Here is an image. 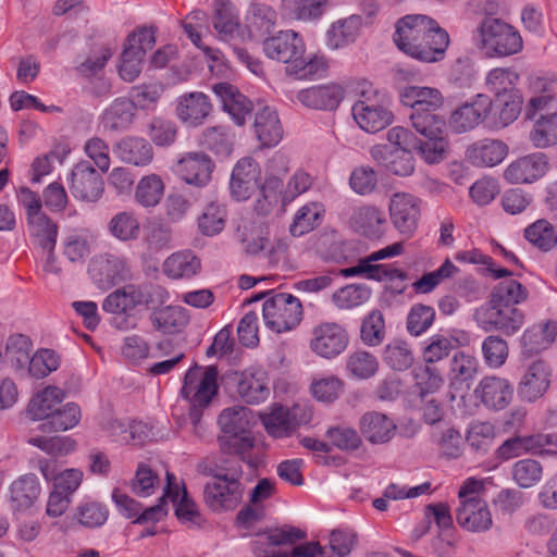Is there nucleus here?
Masks as SVG:
<instances>
[{
  "instance_id": "nucleus-1",
  "label": "nucleus",
  "mask_w": 557,
  "mask_h": 557,
  "mask_svg": "<svg viewBox=\"0 0 557 557\" xmlns=\"http://www.w3.org/2000/svg\"><path fill=\"white\" fill-rule=\"evenodd\" d=\"M262 50L267 58L285 63L286 73L297 79L322 77L329 66L323 55L305 58V40L293 29L278 30L275 35L265 38Z\"/></svg>"
},
{
  "instance_id": "nucleus-50",
  "label": "nucleus",
  "mask_w": 557,
  "mask_h": 557,
  "mask_svg": "<svg viewBox=\"0 0 557 557\" xmlns=\"http://www.w3.org/2000/svg\"><path fill=\"white\" fill-rule=\"evenodd\" d=\"M207 24V15L201 10L190 12L185 20L182 22L184 33L190 39V41L199 49H201L206 55L213 61L220 60L221 52L218 49H212L208 46L202 45L200 29Z\"/></svg>"
},
{
  "instance_id": "nucleus-51",
  "label": "nucleus",
  "mask_w": 557,
  "mask_h": 557,
  "mask_svg": "<svg viewBox=\"0 0 557 557\" xmlns=\"http://www.w3.org/2000/svg\"><path fill=\"white\" fill-rule=\"evenodd\" d=\"M524 237L530 244L543 251H548L557 245V231L545 219H540L525 227Z\"/></svg>"
},
{
  "instance_id": "nucleus-40",
  "label": "nucleus",
  "mask_w": 557,
  "mask_h": 557,
  "mask_svg": "<svg viewBox=\"0 0 557 557\" xmlns=\"http://www.w3.org/2000/svg\"><path fill=\"white\" fill-rule=\"evenodd\" d=\"M220 445L226 455H232L240 462L247 463L250 468H256L259 458L255 453V441L250 434L245 433L235 436L220 438Z\"/></svg>"
},
{
  "instance_id": "nucleus-7",
  "label": "nucleus",
  "mask_w": 557,
  "mask_h": 557,
  "mask_svg": "<svg viewBox=\"0 0 557 557\" xmlns=\"http://www.w3.org/2000/svg\"><path fill=\"white\" fill-rule=\"evenodd\" d=\"M497 81H499L502 88H490V91L495 92L494 99L490 100V115H493V127L503 128L518 117L522 100L517 91L511 88L508 72L502 69L490 71V85H496Z\"/></svg>"
},
{
  "instance_id": "nucleus-36",
  "label": "nucleus",
  "mask_w": 557,
  "mask_h": 557,
  "mask_svg": "<svg viewBox=\"0 0 557 557\" xmlns=\"http://www.w3.org/2000/svg\"><path fill=\"white\" fill-rule=\"evenodd\" d=\"M198 471L212 478L234 479L240 481L243 469L240 461L222 451L220 456H210L198 463Z\"/></svg>"
},
{
  "instance_id": "nucleus-37",
  "label": "nucleus",
  "mask_w": 557,
  "mask_h": 557,
  "mask_svg": "<svg viewBox=\"0 0 557 557\" xmlns=\"http://www.w3.org/2000/svg\"><path fill=\"white\" fill-rule=\"evenodd\" d=\"M153 327L163 334L180 333L189 322L187 310L181 306H166L150 314Z\"/></svg>"
},
{
  "instance_id": "nucleus-33",
  "label": "nucleus",
  "mask_w": 557,
  "mask_h": 557,
  "mask_svg": "<svg viewBox=\"0 0 557 557\" xmlns=\"http://www.w3.org/2000/svg\"><path fill=\"white\" fill-rule=\"evenodd\" d=\"M135 114L134 101L127 98H117L103 111L100 122L106 131L123 132L131 126Z\"/></svg>"
},
{
  "instance_id": "nucleus-64",
  "label": "nucleus",
  "mask_w": 557,
  "mask_h": 557,
  "mask_svg": "<svg viewBox=\"0 0 557 557\" xmlns=\"http://www.w3.org/2000/svg\"><path fill=\"white\" fill-rule=\"evenodd\" d=\"M346 367L352 376L369 379L376 373L379 362L370 352L358 350L349 355Z\"/></svg>"
},
{
  "instance_id": "nucleus-41",
  "label": "nucleus",
  "mask_w": 557,
  "mask_h": 557,
  "mask_svg": "<svg viewBox=\"0 0 557 557\" xmlns=\"http://www.w3.org/2000/svg\"><path fill=\"white\" fill-rule=\"evenodd\" d=\"M11 500L17 510H25L33 506L40 494V484L33 473L25 474L15 480L11 487Z\"/></svg>"
},
{
  "instance_id": "nucleus-52",
  "label": "nucleus",
  "mask_w": 557,
  "mask_h": 557,
  "mask_svg": "<svg viewBox=\"0 0 557 557\" xmlns=\"http://www.w3.org/2000/svg\"><path fill=\"white\" fill-rule=\"evenodd\" d=\"M164 193V184L161 177L157 174H149L143 176L135 190L136 201L145 207H156L162 199Z\"/></svg>"
},
{
  "instance_id": "nucleus-29",
  "label": "nucleus",
  "mask_w": 557,
  "mask_h": 557,
  "mask_svg": "<svg viewBox=\"0 0 557 557\" xmlns=\"http://www.w3.org/2000/svg\"><path fill=\"white\" fill-rule=\"evenodd\" d=\"M371 156L395 175L408 176L413 173L414 160L412 153L406 149H392L387 145H379L371 149Z\"/></svg>"
},
{
  "instance_id": "nucleus-35",
  "label": "nucleus",
  "mask_w": 557,
  "mask_h": 557,
  "mask_svg": "<svg viewBox=\"0 0 557 557\" xmlns=\"http://www.w3.org/2000/svg\"><path fill=\"white\" fill-rule=\"evenodd\" d=\"M355 230L369 238L383 235L386 225L384 212L374 206H363L356 209L350 218Z\"/></svg>"
},
{
  "instance_id": "nucleus-57",
  "label": "nucleus",
  "mask_w": 557,
  "mask_h": 557,
  "mask_svg": "<svg viewBox=\"0 0 557 557\" xmlns=\"http://www.w3.org/2000/svg\"><path fill=\"white\" fill-rule=\"evenodd\" d=\"M486 109L478 108L476 104L466 103L453 112L449 120V127L455 133H465L474 128L481 121Z\"/></svg>"
},
{
  "instance_id": "nucleus-31",
  "label": "nucleus",
  "mask_w": 557,
  "mask_h": 557,
  "mask_svg": "<svg viewBox=\"0 0 557 557\" xmlns=\"http://www.w3.org/2000/svg\"><path fill=\"white\" fill-rule=\"evenodd\" d=\"M400 101L411 112L436 111L443 104V96L433 87L407 86L400 92Z\"/></svg>"
},
{
  "instance_id": "nucleus-63",
  "label": "nucleus",
  "mask_w": 557,
  "mask_h": 557,
  "mask_svg": "<svg viewBox=\"0 0 557 557\" xmlns=\"http://www.w3.org/2000/svg\"><path fill=\"white\" fill-rule=\"evenodd\" d=\"M557 337V322H547L541 330H529L522 336V344L530 352H537Z\"/></svg>"
},
{
  "instance_id": "nucleus-61",
  "label": "nucleus",
  "mask_w": 557,
  "mask_h": 557,
  "mask_svg": "<svg viewBox=\"0 0 557 557\" xmlns=\"http://www.w3.org/2000/svg\"><path fill=\"white\" fill-rule=\"evenodd\" d=\"M147 135L158 147H169L176 140L177 126L173 121L153 117L147 125Z\"/></svg>"
},
{
  "instance_id": "nucleus-5",
  "label": "nucleus",
  "mask_w": 557,
  "mask_h": 557,
  "mask_svg": "<svg viewBox=\"0 0 557 557\" xmlns=\"http://www.w3.org/2000/svg\"><path fill=\"white\" fill-rule=\"evenodd\" d=\"M459 506L456 509L458 524L470 532L487 529V500L485 480L468 478L458 492Z\"/></svg>"
},
{
  "instance_id": "nucleus-19",
  "label": "nucleus",
  "mask_w": 557,
  "mask_h": 557,
  "mask_svg": "<svg viewBox=\"0 0 557 557\" xmlns=\"http://www.w3.org/2000/svg\"><path fill=\"white\" fill-rule=\"evenodd\" d=\"M211 110L209 97L200 91L185 92L176 99V116L188 127L203 124Z\"/></svg>"
},
{
  "instance_id": "nucleus-30",
  "label": "nucleus",
  "mask_w": 557,
  "mask_h": 557,
  "mask_svg": "<svg viewBox=\"0 0 557 557\" xmlns=\"http://www.w3.org/2000/svg\"><path fill=\"white\" fill-rule=\"evenodd\" d=\"M253 129L262 147H275L283 138V126L276 110L264 106L256 112Z\"/></svg>"
},
{
  "instance_id": "nucleus-56",
  "label": "nucleus",
  "mask_w": 557,
  "mask_h": 557,
  "mask_svg": "<svg viewBox=\"0 0 557 557\" xmlns=\"http://www.w3.org/2000/svg\"><path fill=\"white\" fill-rule=\"evenodd\" d=\"M226 209L219 202H210L198 218L199 231L206 236H214L225 226Z\"/></svg>"
},
{
  "instance_id": "nucleus-6",
  "label": "nucleus",
  "mask_w": 557,
  "mask_h": 557,
  "mask_svg": "<svg viewBox=\"0 0 557 557\" xmlns=\"http://www.w3.org/2000/svg\"><path fill=\"white\" fill-rule=\"evenodd\" d=\"M525 116L532 120L530 140L536 148H547L557 144V101L548 94L530 99Z\"/></svg>"
},
{
  "instance_id": "nucleus-9",
  "label": "nucleus",
  "mask_w": 557,
  "mask_h": 557,
  "mask_svg": "<svg viewBox=\"0 0 557 557\" xmlns=\"http://www.w3.org/2000/svg\"><path fill=\"white\" fill-rule=\"evenodd\" d=\"M306 537V532L294 527H284L270 532L267 535L268 548L261 550L259 542L256 546V554L258 557H315L325 554V549L319 543L308 542L300 544L293 548L290 554L277 552L274 547L285 544H293Z\"/></svg>"
},
{
  "instance_id": "nucleus-10",
  "label": "nucleus",
  "mask_w": 557,
  "mask_h": 557,
  "mask_svg": "<svg viewBox=\"0 0 557 557\" xmlns=\"http://www.w3.org/2000/svg\"><path fill=\"white\" fill-rule=\"evenodd\" d=\"M153 293L160 298L166 294L161 287L128 284L109 294L102 302V309L108 313L123 314L137 306L149 305Z\"/></svg>"
},
{
  "instance_id": "nucleus-44",
  "label": "nucleus",
  "mask_w": 557,
  "mask_h": 557,
  "mask_svg": "<svg viewBox=\"0 0 557 557\" xmlns=\"http://www.w3.org/2000/svg\"><path fill=\"white\" fill-rule=\"evenodd\" d=\"M63 398L62 389L48 386L32 398L27 412L33 420L46 421L55 407L62 403Z\"/></svg>"
},
{
  "instance_id": "nucleus-21",
  "label": "nucleus",
  "mask_w": 557,
  "mask_h": 557,
  "mask_svg": "<svg viewBox=\"0 0 557 557\" xmlns=\"http://www.w3.org/2000/svg\"><path fill=\"white\" fill-rule=\"evenodd\" d=\"M214 164L203 152H188L177 162V172L189 185L206 186L210 180Z\"/></svg>"
},
{
  "instance_id": "nucleus-28",
  "label": "nucleus",
  "mask_w": 557,
  "mask_h": 557,
  "mask_svg": "<svg viewBox=\"0 0 557 557\" xmlns=\"http://www.w3.org/2000/svg\"><path fill=\"white\" fill-rule=\"evenodd\" d=\"M212 25L222 41H231L242 35L239 15L230 0H215Z\"/></svg>"
},
{
  "instance_id": "nucleus-55",
  "label": "nucleus",
  "mask_w": 557,
  "mask_h": 557,
  "mask_svg": "<svg viewBox=\"0 0 557 557\" xmlns=\"http://www.w3.org/2000/svg\"><path fill=\"white\" fill-rule=\"evenodd\" d=\"M371 289L363 284H348L332 295V301L338 309H352L367 302Z\"/></svg>"
},
{
  "instance_id": "nucleus-26",
  "label": "nucleus",
  "mask_w": 557,
  "mask_h": 557,
  "mask_svg": "<svg viewBox=\"0 0 557 557\" xmlns=\"http://www.w3.org/2000/svg\"><path fill=\"white\" fill-rule=\"evenodd\" d=\"M344 98V89L337 84L318 85L298 91L297 99L304 106L317 110H334Z\"/></svg>"
},
{
  "instance_id": "nucleus-12",
  "label": "nucleus",
  "mask_w": 557,
  "mask_h": 557,
  "mask_svg": "<svg viewBox=\"0 0 557 557\" xmlns=\"http://www.w3.org/2000/svg\"><path fill=\"white\" fill-rule=\"evenodd\" d=\"M69 189L75 199L94 203L103 195L104 181L88 161H81L71 171Z\"/></svg>"
},
{
  "instance_id": "nucleus-27",
  "label": "nucleus",
  "mask_w": 557,
  "mask_h": 557,
  "mask_svg": "<svg viewBox=\"0 0 557 557\" xmlns=\"http://www.w3.org/2000/svg\"><path fill=\"white\" fill-rule=\"evenodd\" d=\"M490 49L499 57L511 55L522 49V38L511 25L498 18L490 20Z\"/></svg>"
},
{
  "instance_id": "nucleus-4",
  "label": "nucleus",
  "mask_w": 557,
  "mask_h": 557,
  "mask_svg": "<svg viewBox=\"0 0 557 557\" xmlns=\"http://www.w3.org/2000/svg\"><path fill=\"white\" fill-rule=\"evenodd\" d=\"M360 99L357 100L351 113L357 125L367 133H377L394 120L391 101L385 94L372 88L371 83L362 81L359 84Z\"/></svg>"
},
{
  "instance_id": "nucleus-53",
  "label": "nucleus",
  "mask_w": 557,
  "mask_h": 557,
  "mask_svg": "<svg viewBox=\"0 0 557 557\" xmlns=\"http://www.w3.org/2000/svg\"><path fill=\"white\" fill-rule=\"evenodd\" d=\"M326 4V0H283V9L288 15L304 22L319 20Z\"/></svg>"
},
{
  "instance_id": "nucleus-59",
  "label": "nucleus",
  "mask_w": 557,
  "mask_h": 557,
  "mask_svg": "<svg viewBox=\"0 0 557 557\" xmlns=\"http://www.w3.org/2000/svg\"><path fill=\"white\" fill-rule=\"evenodd\" d=\"M202 144L215 154L226 157L232 152L233 134L225 126L209 127L203 132Z\"/></svg>"
},
{
  "instance_id": "nucleus-34",
  "label": "nucleus",
  "mask_w": 557,
  "mask_h": 557,
  "mask_svg": "<svg viewBox=\"0 0 557 557\" xmlns=\"http://www.w3.org/2000/svg\"><path fill=\"white\" fill-rule=\"evenodd\" d=\"M166 486L164 496H166L175 505V515L183 523L199 525L201 523V515L197 505L188 497L184 488L180 497L178 487L175 484V476L166 472Z\"/></svg>"
},
{
  "instance_id": "nucleus-11",
  "label": "nucleus",
  "mask_w": 557,
  "mask_h": 557,
  "mask_svg": "<svg viewBox=\"0 0 557 557\" xmlns=\"http://www.w3.org/2000/svg\"><path fill=\"white\" fill-rule=\"evenodd\" d=\"M88 273L99 289L107 290L128 278L129 265L123 256L101 253L90 260Z\"/></svg>"
},
{
  "instance_id": "nucleus-38",
  "label": "nucleus",
  "mask_w": 557,
  "mask_h": 557,
  "mask_svg": "<svg viewBox=\"0 0 557 557\" xmlns=\"http://www.w3.org/2000/svg\"><path fill=\"white\" fill-rule=\"evenodd\" d=\"M200 260L190 250L172 253L163 262V273L173 280L190 278L200 271Z\"/></svg>"
},
{
  "instance_id": "nucleus-25",
  "label": "nucleus",
  "mask_w": 557,
  "mask_h": 557,
  "mask_svg": "<svg viewBox=\"0 0 557 557\" xmlns=\"http://www.w3.org/2000/svg\"><path fill=\"white\" fill-rule=\"evenodd\" d=\"M214 94L221 99L223 110L230 114L238 126L245 124L252 111L251 101L228 83L213 86Z\"/></svg>"
},
{
  "instance_id": "nucleus-42",
  "label": "nucleus",
  "mask_w": 557,
  "mask_h": 557,
  "mask_svg": "<svg viewBox=\"0 0 557 557\" xmlns=\"http://www.w3.org/2000/svg\"><path fill=\"white\" fill-rule=\"evenodd\" d=\"M27 230L41 249H54L58 238V225L45 213L27 219Z\"/></svg>"
},
{
  "instance_id": "nucleus-8",
  "label": "nucleus",
  "mask_w": 557,
  "mask_h": 557,
  "mask_svg": "<svg viewBox=\"0 0 557 557\" xmlns=\"http://www.w3.org/2000/svg\"><path fill=\"white\" fill-rule=\"evenodd\" d=\"M262 317L265 326L280 334L293 330L300 323L302 306L292 294L280 293L264 301Z\"/></svg>"
},
{
  "instance_id": "nucleus-49",
  "label": "nucleus",
  "mask_w": 557,
  "mask_h": 557,
  "mask_svg": "<svg viewBox=\"0 0 557 557\" xmlns=\"http://www.w3.org/2000/svg\"><path fill=\"white\" fill-rule=\"evenodd\" d=\"M276 21V11L268 3L256 1L250 4L247 22L251 32L268 34L274 28Z\"/></svg>"
},
{
  "instance_id": "nucleus-2",
  "label": "nucleus",
  "mask_w": 557,
  "mask_h": 557,
  "mask_svg": "<svg viewBox=\"0 0 557 557\" xmlns=\"http://www.w3.org/2000/svg\"><path fill=\"white\" fill-rule=\"evenodd\" d=\"M436 21L422 14L407 15L400 18L396 24L394 42L399 50L422 62L433 63L444 59L445 52L449 46V35L447 32H440L435 37V44L441 48L434 50H420L419 46L423 42L425 35L432 27H435Z\"/></svg>"
},
{
  "instance_id": "nucleus-15",
  "label": "nucleus",
  "mask_w": 557,
  "mask_h": 557,
  "mask_svg": "<svg viewBox=\"0 0 557 557\" xmlns=\"http://www.w3.org/2000/svg\"><path fill=\"white\" fill-rule=\"evenodd\" d=\"M348 342V333L341 324L323 322L312 330L310 348L319 357L333 359L347 348Z\"/></svg>"
},
{
  "instance_id": "nucleus-47",
  "label": "nucleus",
  "mask_w": 557,
  "mask_h": 557,
  "mask_svg": "<svg viewBox=\"0 0 557 557\" xmlns=\"http://www.w3.org/2000/svg\"><path fill=\"white\" fill-rule=\"evenodd\" d=\"M490 305H517L528 297V290L513 277L492 284Z\"/></svg>"
},
{
  "instance_id": "nucleus-45",
  "label": "nucleus",
  "mask_w": 557,
  "mask_h": 557,
  "mask_svg": "<svg viewBox=\"0 0 557 557\" xmlns=\"http://www.w3.org/2000/svg\"><path fill=\"white\" fill-rule=\"evenodd\" d=\"M523 322V314L512 305H490V326L510 335Z\"/></svg>"
},
{
  "instance_id": "nucleus-24",
  "label": "nucleus",
  "mask_w": 557,
  "mask_h": 557,
  "mask_svg": "<svg viewBox=\"0 0 557 557\" xmlns=\"http://www.w3.org/2000/svg\"><path fill=\"white\" fill-rule=\"evenodd\" d=\"M298 407L287 408L282 405L273 406L269 412L261 416L267 433L274 438L289 437L299 426Z\"/></svg>"
},
{
  "instance_id": "nucleus-23",
  "label": "nucleus",
  "mask_w": 557,
  "mask_h": 557,
  "mask_svg": "<svg viewBox=\"0 0 557 557\" xmlns=\"http://www.w3.org/2000/svg\"><path fill=\"white\" fill-rule=\"evenodd\" d=\"M363 25V17L359 14L333 22L325 33L326 47L338 50L354 44L360 36Z\"/></svg>"
},
{
  "instance_id": "nucleus-46",
  "label": "nucleus",
  "mask_w": 557,
  "mask_h": 557,
  "mask_svg": "<svg viewBox=\"0 0 557 557\" xmlns=\"http://www.w3.org/2000/svg\"><path fill=\"white\" fill-rule=\"evenodd\" d=\"M251 411L244 406L225 408L219 416L218 423L228 436L245 434L250 429Z\"/></svg>"
},
{
  "instance_id": "nucleus-13",
  "label": "nucleus",
  "mask_w": 557,
  "mask_h": 557,
  "mask_svg": "<svg viewBox=\"0 0 557 557\" xmlns=\"http://www.w3.org/2000/svg\"><path fill=\"white\" fill-rule=\"evenodd\" d=\"M243 494L244 485L234 479L212 478L203 488L206 504L216 512L234 510L240 504Z\"/></svg>"
},
{
  "instance_id": "nucleus-14",
  "label": "nucleus",
  "mask_w": 557,
  "mask_h": 557,
  "mask_svg": "<svg viewBox=\"0 0 557 557\" xmlns=\"http://www.w3.org/2000/svg\"><path fill=\"white\" fill-rule=\"evenodd\" d=\"M389 218L394 227L403 235L411 236L421 215V199L409 193H395L389 199Z\"/></svg>"
},
{
  "instance_id": "nucleus-20",
  "label": "nucleus",
  "mask_w": 557,
  "mask_h": 557,
  "mask_svg": "<svg viewBox=\"0 0 557 557\" xmlns=\"http://www.w3.org/2000/svg\"><path fill=\"white\" fill-rule=\"evenodd\" d=\"M548 168L544 153L535 152L510 163L504 172V178L510 184L532 183L542 177Z\"/></svg>"
},
{
  "instance_id": "nucleus-32",
  "label": "nucleus",
  "mask_w": 557,
  "mask_h": 557,
  "mask_svg": "<svg viewBox=\"0 0 557 557\" xmlns=\"http://www.w3.org/2000/svg\"><path fill=\"white\" fill-rule=\"evenodd\" d=\"M115 153L121 161L135 166H146L153 159L152 146L137 136L122 138L115 146Z\"/></svg>"
},
{
  "instance_id": "nucleus-39",
  "label": "nucleus",
  "mask_w": 557,
  "mask_h": 557,
  "mask_svg": "<svg viewBox=\"0 0 557 557\" xmlns=\"http://www.w3.org/2000/svg\"><path fill=\"white\" fill-rule=\"evenodd\" d=\"M339 274L344 277L366 276L367 278L376 281H403L406 278V274L401 270L387 264H372L367 258L359 260L358 264L355 267L342 269Z\"/></svg>"
},
{
  "instance_id": "nucleus-3",
  "label": "nucleus",
  "mask_w": 557,
  "mask_h": 557,
  "mask_svg": "<svg viewBox=\"0 0 557 557\" xmlns=\"http://www.w3.org/2000/svg\"><path fill=\"white\" fill-rule=\"evenodd\" d=\"M216 379L218 371L214 367L203 369L195 366L185 373L181 395L189 404L188 420L191 431L197 435L201 434L203 409L218 392Z\"/></svg>"
},
{
  "instance_id": "nucleus-16",
  "label": "nucleus",
  "mask_w": 557,
  "mask_h": 557,
  "mask_svg": "<svg viewBox=\"0 0 557 557\" xmlns=\"http://www.w3.org/2000/svg\"><path fill=\"white\" fill-rule=\"evenodd\" d=\"M553 371L548 363L537 359L530 362L521 376L518 393L523 400L535 401L550 387Z\"/></svg>"
},
{
  "instance_id": "nucleus-17",
  "label": "nucleus",
  "mask_w": 557,
  "mask_h": 557,
  "mask_svg": "<svg viewBox=\"0 0 557 557\" xmlns=\"http://www.w3.org/2000/svg\"><path fill=\"white\" fill-rule=\"evenodd\" d=\"M236 392L249 405L264 403L270 396L269 375L260 367H249L236 374Z\"/></svg>"
},
{
  "instance_id": "nucleus-22",
  "label": "nucleus",
  "mask_w": 557,
  "mask_h": 557,
  "mask_svg": "<svg viewBox=\"0 0 557 557\" xmlns=\"http://www.w3.org/2000/svg\"><path fill=\"white\" fill-rule=\"evenodd\" d=\"M361 435L371 444L388 443L396 434L395 421L385 413L369 411L359 420Z\"/></svg>"
},
{
  "instance_id": "nucleus-48",
  "label": "nucleus",
  "mask_w": 557,
  "mask_h": 557,
  "mask_svg": "<svg viewBox=\"0 0 557 557\" xmlns=\"http://www.w3.org/2000/svg\"><path fill=\"white\" fill-rule=\"evenodd\" d=\"M81 419V409L74 403H67L62 408L59 406L41 424L42 431L60 432L74 428Z\"/></svg>"
},
{
  "instance_id": "nucleus-62",
  "label": "nucleus",
  "mask_w": 557,
  "mask_h": 557,
  "mask_svg": "<svg viewBox=\"0 0 557 557\" xmlns=\"http://www.w3.org/2000/svg\"><path fill=\"white\" fill-rule=\"evenodd\" d=\"M29 444L47 453L52 458L66 456L75 450L76 443L69 436H37L29 438Z\"/></svg>"
},
{
  "instance_id": "nucleus-18",
  "label": "nucleus",
  "mask_w": 557,
  "mask_h": 557,
  "mask_svg": "<svg viewBox=\"0 0 557 557\" xmlns=\"http://www.w3.org/2000/svg\"><path fill=\"white\" fill-rule=\"evenodd\" d=\"M260 168L255 159L242 158L235 164L230 182L231 194L236 200H246L260 186Z\"/></svg>"
},
{
  "instance_id": "nucleus-43",
  "label": "nucleus",
  "mask_w": 557,
  "mask_h": 557,
  "mask_svg": "<svg viewBox=\"0 0 557 557\" xmlns=\"http://www.w3.org/2000/svg\"><path fill=\"white\" fill-rule=\"evenodd\" d=\"M324 206L312 201L300 207L294 215L289 232L294 237H300L314 230L324 214Z\"/></svg>"
},
{
  "instance_id": "nucleus-60",
  "label": "nucleus",
  "mask_w": 557,
  "mask_h": 557,
  "mask_svg": "<svg viewBox=\"0 0 557 557\" xmlns=\"http://www.w3.org/2000/svg\"><path fill=\"white\" fill-rule=\"evenodd\" d=\"M384 361L396 371L409 369L413 363V354L410 346L400 339L389 343L384 351Z\"/></svg>"
},
{
  "instance_id": "nucleus-54",
  "label": "nucleus",
  "mask_w": 557,
  "mask_h": 557,
  "mask_svg": "<svg viewBox=\"0 0 557 557\" xmlns=\"http://www.w3.org/2000/svg\"><path fill=\"white\" fill-rule=\"evenodd\" d=\"M108 227L111 235L122 242L135 240L140 233L138 218L128 211L119 212L113 215Z\"/></svg>"
},
{
  "instance_id": "nucleus-58",
  "label": "nucleus",
  "mask_w": 557,
  "mask_h": 557,
  "mask_svg": "<svg viewBox=\"0 0 557 557\" xmlns=\"http://www.w3.org/2000/svg\"><path fill=\"white\" fill-rule=\"evenodd\" d=\"M512 479L522 488L536 485L543 474L542 465L534 459H521L512 466Z\"/></svg>"
}]
</instances>
